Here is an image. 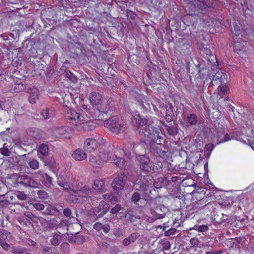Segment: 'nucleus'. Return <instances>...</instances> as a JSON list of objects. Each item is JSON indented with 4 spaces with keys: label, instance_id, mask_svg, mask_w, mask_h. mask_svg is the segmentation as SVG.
I'll use <instances>...</instances> for the list:
<instances>
[{
    "label": "nucleus",
    "instance_id": "obj_61",
    "mask_svg": "<svg viewBox=\"0 0 254 254\" xmlns=\"http://www.w3.org/2000/svg\"><path fill=\"white\" fill-rule=\"evenodd\" d=\"M102 230L104 233H107L110 230V227L108 224L103 225Z\"/></svg>",
    "mask_w": 254,
    "mask_h": 254
},
{
    "label": "nucleus",
    "instance_id": "obj_16",
    "mask_svg": "<svg viewBox=\"0 0 254 254\" xmlns=\"http://www.w3.org/2000/svg\"><path fill=\"white\" fill-rule=\"evenodd\" d=\"M64 225L66 226V223L62 222L60 218L57 217L48 220L47 221V227L49 229H52L58 226L62 227Z\"/></svg>",
    "mask_w": 254,
    "mask_h": 254
},
{
    "label": "nucleus",
    "instance_id": "obj_10",
    "mask_svg": "<svg viewBox=\"0 0 254 254\" xmlns=\"http://www.w3.org/2000/svg\"><path fill=\"white\" fill-rule=\"evenodd\" d=\"M168 211V208L163 205H159L151 209V213L154 220L164 218Z\"/></svg>",
    "mask_w": 254,
    "mask_h": 254
},
{
    "label": "nucleus",
    "instance_id": "obj_15",
    "mask_svg": "<svg viewBox=\"0 0 254 254\" xmlns=\"http://www.w3.org/2000/svg\"><path fill=\"white\" fill-rule=\"evenodd\" d=\"M27 92L29 93V101L31 104H35L39 99V92L34 87L27 88Z\"/></svg>",
    "mask_w": 254,
    "mask_h": 254
},
{
    "label": "nucleus",
    "instance_id": "obj_19",
    "mask_svg": "<svg viewBox=\"0 0 254 254\" xmlns=\"http://www.w3.org/2000/svg\"><path fill=\"white\" fill-rule=\"evenodd\" d=\"M147 145L145 141H140L139 143L135 144L133 145V149L136 155H141V153L145 152V149Z\"/></svg>",
    "mask_w": 254,
    "mask_h": 254
},
{
    "label": "nucleus",
    "instance_id": "obj_39",
    "mask_svg": "<svg viewBox=\"0 0 254 254\" xmlns=\"http://www.w3.org/2000/svg\"><path fill=\"white\" fill-rule=\"evenodd\" d=\"M40 153L43 155H47L49 153L48 146L47 144H41L39 147Z\"/></svg>",
    "mask_w": 254,
    "mask_h": 254
},
{
    "label": "nucleus",
    "instance_id": "obj_44",
    "mask_svg": "<svg viewBox=\"0 0 254 254\" xmlns=\"http://www.w3.org/2000/svg\"><path fill=\"white\" fill-rule=\"evenodd\" d=\"M0 245L6 251H8L10 248V246L5 241V239L1 237H0Z\"/></svg>",
    "mask_w": 254,
    "mask_h": 254
},
{
    "label": "nucleus",
    "instance_id": "obj_26",
    "mask_svg": "<svg viewBox=\"0 0 254 254\" xmlns=\"http://www.w3.org/2000/svg\"><path fill=\"white\" fill-rule=\"evenodd\" d=\"M102 98V97L101 94L95 92L91 93L89 96L90 103L93 105H97L100 104Z\"/></svg>",
    "mask_w": 254,
    "mask_h": 254
},
{
    "label": "nucleus",
    "instance_id": "obj_5",
    "mask_svg": "<svg viewBox=\"0 0 254 254\" xmlns=\"http://www.w3.org/2000/svg\"><path fill=\"white\" fill-rule=\"evenodd\" d=\"M75 115L74 118H76L78 120L74 127L75 130L79 131H91L93 130L96 127V124L92 121H87L81 122L80 116L78 113L74 111Z\"/></svg>",
    "mask_w": 254,
    "mask_h": 254
},
{
    "label": "nucleus",
    "instance_id": "obj_1",
    "mask_svg": "<svg viewBox=\"0 0 254 254\" xmlns=\"http://www.w3.org/2000/svg\"><path fill=\"white\" fill-rule=\"evenodd\" d=\"M132 122L140 135H144L157 144L150 146L151 153L163 159L167 158L168 148L162 144L165 141L164 138L162 135L160 134L159 129L154 125L152 119L143 118L137 115Z\"/></svg>",
    "mask_w": 254,
    "mask_h": 254
},
{
    "label": "nucleus",
    "instance_id": "obj_38",
    "mask_svg": "<svg viewBox=\"0 0 254 254\" xmlns=\"http://www.w3.org/2000/svg\"><path fill=\"white\" fill-rule=\"evenodd\" d=\"M15 145L19 148L23 149L26 152L27 149L26 147H28L29 145L27 143L26 141L20 139L15 142Z\"/></svg>",
    "mask_w": 254,
    "mask_h": 254
},
{
    "label": "nucleus",
    "instance_id": "obj_20",
    "mask_svg": "<svg viewBox=\"0 0 254 254\" xmlns=\"http://www.w3.org/2000/svg\"><path fill=\"white\" fill-rule=\"evenodd\" d=\"M163 126L167 132V133L169 136H174L179 132L178 128L176 126H173L170 124H163Z\"/></svg>",
    "mask_w": 254,
    "mask_h": 254
},
{
    "label": "nucleus",
    "instance_id": "obj_13",
    "mask_svg": "<svg viewBox=\"0 0 254 254\" xmlns=\"http://www.w3.org/2000/svg\"><path fill=\"white\" fill-rule=\"evenodd\" d=\"M67 129L64 127H53L51 129V133L56 138H66L65 135L67 133Z\"/></svg>",
    "mask_w": 254,
    "mask_h": 254
},
{
    "label": "nucleus",
    "instance_id": "obj_32",
    "mask_svg": "<svg viewBox=\"0 0 254 254\" xmlns=\"http://www.w3.org/2000/svg\"><path fill=\"white\" fill-rule=\"evenodd\" d=\"M112 161L117 166L120 168H122L125 166L126 161L123 158L115 157V158H113Z\"/></svg>",
    "mask_w": 254,
    "mask_h": 254
},
{
    "label": "nucleus",
    "instance_id": "obj_41",
    "mask_svg": "<svg viewBox=\"0 0 254 254\" xmlns=\"http://www.w3.org/2000/svg\"><path fill=\"white\" fill-rule=\"evenodd\" d=\"M187 121L192 125H195L197 122V116L195 114H190L188 116Z\"/></svg>",
    "mask_w": 254,
    "mask_h": 254
},
{
    "label": "nucleus",
    "instance_id": "obj_30",
    "mask_svg": "<svg viewBox=\"0 0 254 254\" xmlns=\"http://www.w3.org/2000/svg\"><path fill=\"white\" fill-rule=\"evenodd\" d=\"M112 156V155L111 154L106 151H103L100 152L99 155L101 159L103 161V162L109 161H112V160L113 158Z\"/></svg>",
    "mask_w": 254,
    "mask_h": 254
},
{
    "label": "nucleus",
    "instance_id": "obj_56",
    "mask_svg": "<svg viewBox=\"0 0 254 254\" xmlns=\"http://www.w3.org/2000/svg\"><path fill=\"white\" fill-rule=\"evenodd\" d=\"M102 224L100 222H96L93 225V228L97 231H100L102 230Z\"/></svg>",
    "mask_w": 254,
    "mask_h": 254
},
{
    "label": "nucleus",
    "instance_id": "obj_2",
    "mask_svg": "<svg viewBox=\"0 0 254 254\" xmlns=\"http://www.w3.org/2000/svg\"><path fill=\"white\" fill-rule=\"evenodd\" d=\"M212 7L210 0H189L186 6V17L190 20L191 30L196 33L200 30V25L198 23L197 18H201L207 15L209 9Z\"/></svg>",
    "mask_w": 254,
    "mask_h": 254
},
{
    "label": "nucleus",
    "instance_id": "obj_58",
    "mask_svg": "<svg viewBox=\"0 0 254 254\" xmlns=\"http://www.w3.org/2000/svg\"><path fill=\"white\" fill-rule=\"evenodd\" d=\"M34 207L38 210H42L44 208V205L39 203H35L33 204Z\"/></svg>",
    "mask_w": 254,
    "mask_h": 254
},
{
    "label": "nucleus",
    "instance_id": "obj_45",
    "mask_svg": "<svg viewBox=\"0 0 254 254\" xmlns=\"http://www.w3.org/2000/svg\"><path fill=\"white\" fill-rule=\"evenodd\" d=\"M141 194L138 192H135L133 194L131 197V201L135 204H137V202L141 198Z\"/></svg>",
    "mask_w": 254,
    "mask_h": 254
},
{
    "label": "nucleus",
    "instance_id": "obj_28",
    "mask_svg": "<svg viewBox=\"0 0 254 254\" xmlns=\"http://www.w3.org/2000/svg\"><path fill=\"white\" fill-rule=\"evenodd\" d=\"M169 184L168 180L166 178L160 177L154 179V187L156 188H161Z\"/></svg>",
    "mask_w": 254,
    "mask_h": 254
},
{
    "label": "nucleus",
    "instance_id": "obj_55",
    "mask_svg": "<svg viewBox=\"0 0 254 254\" xmlns=\"http://www.w3.org/2000/svg\"><path fill=\"white\" fill-rule=\"evenodd\" d=\"M190 244L194 247L198 246L199 244V240L197 238H193L190 240Z\"/></svg>",
    "mask_w": 254,
    "mask_h": 254
},
{
    "label": "nucleus",
    "instance_id": "obj_53",
    "mask_svg": "<svg viewBox=\"0 0 254 254\" xmlns=\"http://www.w3.org/2000/svg\"><path fill=\"white\" fill-rule=\"evenodd\" d=\"M68 5V1L67 0H60L59 1V6L63 7L64 8H67Z\"/></svg>",
    "mask_w": 254,
    "mask_h": 254
},
{
    "label": "nucleus",
    "instance_id": "obj_40",
    "mask_svg": "<svg viewBox=\"0 0 254 254\" xmlns=\"http://www.w3.org/2000/svg\"><path fill=\"white\" fill-rule=\"evenodd\" d=\"M125 12L126 13V16L128 20L135 21L136 18L137 17V15L132 11L127 9L126 10Z\"/></svg>",
    "mask_w": 254,
    "mask_h": 254
},
{
    "label": "nucleus",
    "instance_id": "obj_8",
    "mask_svg": "<svg viewBox=\"0 0 254 254\" xmlns=\"http://www.w3.org/2000/svg\"><path fill=\"white\" fill-rule=\"evenodd\" d=\"M136 159L138 162V165L142 171L147 173L151 172L153 162H151L149 157L145 155H137Z\"/></svg>",
    "mask_w": 254,
    "mask_h": 254
},
{
    "label": "nucleus",
    "instance_id": "obj_50",
    "mask_svg": "<svg viewBox=\"0 0 254 254\" xmlns=\"http://www.w3.org/2000/svg\"><path fill=\"white\" fill-rule=\"evenodd\" d=\"M121 209V206L119 204L116 205L113 208H112L110 211V212L112 214H117L119 211Z\"/></svg>",
    "mask_w": 254,
    "mask_h": 254
},
{
    "label": "nucleus",
    "instance_id": "obj_27",
    "mask_svg": "<svg viewBox=\"0 0 254 254\" xmlns=\"http://www.w3.org/2000/svg\"><path fill=\"white\" fill-rule=\"evenodd\" d=\"M52 110V108H46L42 110L40 112V119L46 120L52 118L53 116L51 112Z\"/></svg>",
    "mask_w": 254,
    "mask_h": 254
},
{
    "label": "nucleus",
    "instance_id": "obj_36",
    "mask_svg": "<svg viewBox=\"0 0 254 254\" xmlns=\"http://www.w3.org/2000/svg\"><path fill=\"white\" fill-rule=\"evenodd\" d=\"M163 167V164L161 162H158L156 163H154L153 162V165H152L151 169V172H153L154 173L155 172H159L161 171H162V169Z\"/></svg>",
    "mask_w": 254,
    "mask_h": 254
},
{
    "label": "nucleus",
    "instance_id": "obj_22",
    "mask_svg": "<svg viewBox=\"0 0 254 254\" xmlns=\"http://www.w3.org/2000/svg\"><path fill=\"white\" fill-rule=\"evenodd\" d=\"M166 121L170 122L174 119L175 115L173 111V106L171 104H168L166 106Z\"/></svg>",
    "mask_w": 254,
    "mask_h": 254
},
{
    "label": "nucleus",
    "instance_id": "obj_64",
    "mask_svg": "<svg viewBox=\"0 0 254 254\" xmlns=\"http://www.w3.org/2000/svg\"><path fill=\"white\" fill-rule=\"evenodd\" d=\"M127 216V217L128 218V220L130 222H133L134 220V219L135 218L134 216L133 215L131 214H126L125 215L124 217H126Z\"/></svg>",
    "mask_w": 254,
    "mask_h": 254
},
{
    "label": "nucleus",
    "instance_id": "obj_62",
    "mask_svg": "<svg viewBox=\"0 0 254 254\" xmlns=\"http://www.w3.org/2000/svg\"><path fill=\"white\" fill-rule=\"evenodd\" d=\"M162 247L165 250H169L170 248V243L169 241H165L163 243Z\"/></svg>",
    "mask_w": 254,
    "mask_h": 254
},
{
    "label": "nucleus",
    "instance_id": "obj_3",
    "mask_svg": "<svg viewBox=\"0 0 254 254\" xmlns=\"http://www.w3.org/2000/svg\"><path fill=\"white\" fill-rule=\"evenodd\" d=\"M104 124L106 127L116 134L123 133L128 127L127 124L122 123L119 119L115 116L106 120Z\"/></svg>",
    "mask_w": 254,
    "mask_h": 254
},
{
    "label": "nucleus",
    "instance_id": "obj_11",
    "mask_svg": "<svg viewBox=\"0 0 254 254\" xmlns=\"http://www.w3.org/2000/svg\"><path fill=\"white\" fill-rule=\"evenodd\" d=\"M114 190H120L123 189L125 185V180L122 175H117L111 183Z\"/></svg>",
    "mask_w": 254,
    "mask_h": 254
},
{
    "label": "nucleus",
    "instance_id": "obj_24",
    "mask_svg": "<svg viewBox=\"0 0 254 254\" xmlns=\"http://www.w3.org/2000/svg\"><path fill=\"white\" fill-rule=\"evenodd\" d=\"M72 156L75 160L78 161L83 160L87 158L86 154L80 149L75 150L72 153Z\"/></svg>",
    "mask_w": 254,
    "mask_h": 254
},
{
    "label": "nucleus",
    "instance_id": "obj_57",
    "mask_svg": "<svg viewBox=\"0 0 254 254\" xmlns=\"http://www.w3.org/2000/svg\"><path fill=\"white\" fill-rule=\"evenodd\" d=\"M176 230L175 228H171L167 231H166L164 233L165 236H169L171 235H172L175 233Z\"/></svg>",
    "mask_w": 254,
    "mask_h": 254
},
{
    "label": "nucleus",
    "instance_id": "obj_7",
    "mask_svg": "<svg viewBox=\"0 0 254 254\" xmlns=\"http://www.w3.org/2000/svg\"><path fill=\"white\" fill-rule=\"evenodd\" d=\"M110 209V205L104 201H101L99 205L95 207L91 213V215L96 217V220L103 217Z\"/></svg>",
    "mask_w": 254,
    "mask_h": 254
},
{
    "label": "nucleus",
    "instance_id": "obj_23",
    "mask_svg": "<svg viewBox=\"0 0 254 254\" xmlns=\"http://www.w3.org/2000/svg\"><path fill=\"white\" fill-rule=\"evenodd\" d=\"M90 164L94 167L100 168L103 165V161L101 159L100 157L91 156L89 158Z\"/></svg>",
    "mask_w": 254,
    "mask_h": 254
},
{
    "label": "nucleus",
    "instance_id": "obj_6",
    "mask_svg": "<svg viewBox=\"0 0 254 254\" xmlns=\"http://www.w3.org/2000/svg\"><path fill=\"white\" fill-rule=\"evenodd\" d=\"M134 189L135 190L140 192L142 199H146L147 198H153L152 196V191L144 185L141 181L138 178L134 184Z\"/></svg>",
    "mask_w": 254,
    "mask_h": 254
},
{
    "label": "nucleus",
    "instance_id": "obj_33",
    "mask_svg": "<svg viewBox=\"0 0 254 254\" xmlns=\"http://www.w3.org/2000/svg\"><path fill=\"white\" fill-rule=\"evenodd\" d=\"M95 116L98 118V120H102L104 119H106L108 115V111H101L98 109L96 110L94 112Z\"/></svg>",
    "mask_w": 254,
    "mask_h": 254
},
{
    "label": "nucleus",
    "instance_id": "obj_51",
    "mask_svg": "<svg viewBox=\"0 0 254 254\" xmlns=\"http://www.w3.org/2000/svg\"><path fill=\"white\" fill-rule=\"evenodd\" d=\"M16 196L19 199L21 200H25L27 198V195L24 192H18Z\"/></svg>",
    "mask_w": 254,
    "mask_h": 254
},
{
    "label": "nucleus",
    "instance_id": "obj_48",
    "mask_svg": "<svg viewBox=\"0 0 254 254\" xmlns=\"http://www.w3.org/2000/svg\"><path fill=\"white\" fill-rule=\"evenodd\" d=\"M37 193L39 197L41 199H46L48 197V193L43 190H38Z\"/></svg>",
    "mask_w": 254,
    "mask_h": 254
},
{
    "label": "nucleus",
    "instance_id": "obj_25",
    "mask_svg": "<svg viewBox=\"0 0 254 254\" xmlns=\"http://www.w3.org/2000/svg\"><path fill=\"white\" fill-rule=\"evenodd\" d=\"M78 233H76L75 235H71L69 237L68 240L72 243L82 244L85 241L84 237L81 235H77Z\"/></svg>",
    "mask_w": 254,
    "mask_h": 254
},
{
    "label": "nucleus",
    "instance_id": "obj_37",
    "mask_svg": "<svg viewBox=\"0 0 254 254\" xmlns=\"http://www.w3.org/2000/svg\"><path fill=\"white\" fill-rule=\"evenodd\" d=\"M64 73H63L64 76L71 80L72 82L75 83L77 81L76 76L74 75L69 70L64 69Z\"/></svg>",
    "mask_w": 254,
    "mask_h": 254
},
{
    "label": "nucleus",
    "instance_id": "obj_14",
    "mask_svg": "<svg viewBox=\"0 0 254 254\" xmlns=\"http://www.w3.org/2000/svg\"><path fill=\"white\" fill-rule=\"evenodd\" d=\"M138 178L143 183V184L148 188H149V190L152 191H155L156 190L153 189L154 187V179L153 177L149 175H141L140 176L138 177Z\"/></svg>",
    "mask_w": 254,
    "mask_h": 254
},
{
    "label": "nucleus",
    "instance_id": "obj_35",
    "mask_svg": "<svg viewBox=\"0 0 254 254\" xmlns=\"http://www.w3.org/2000/svg\"><path fill=\"white\" fill-rule=\"evenodd\" d=\"M233 203V200L231 198L226 197L225 199H223L221 202H219V204L221 205L222 207L229 208Z\"/></svg>",
    "mask_w": 254,
    "mask_h": 254
},
{
    "label": "nucleus",
    "instance_id": "obj_63",
    "mask_svg": "<svg viewBox=\"0 0 254 254\" xmlns=\"http://www.w3.org/2000/svg\"><path fill=\"white\" fill-rule=\"evenodd\" d=\"M64 214L66 217H69L71 214V210L69 208H66L64 210Z\"/></svg>",
    "mask_w": 254,
    "mask_h": 254
},
{
    "label": "nucleus",
    "instance_id": "obj_60",
    "mask_svg": "<svg viewBox=\"0 0 254 254\" xmlns=\"http://www.w3.org/2000/svg\"><path fill=\"white\" fill-rule=\"evenodd\" d=\"M49 161H46L45 165L53 166L55 164V160L52 157L51 158H49Z\"/></svg>",
    "mask_w": 254,
    "mask_h": 254
},
{
    "label": "nucleus",
    "instance_id": "obj_52",
    "mask_svg": "<svg viewBox=\"0 0 254 254\" xmlns=\"http://www.w3.org/2000/svg\"><path fill=\"white\" fill-rule=\"evenodd\" d=\"M51 244L54 246L58 245L59 244V239L58 235L55 234L53 236L51 240Z\"/></svg>",
    "mask_w": 254,
    "mask_h": 254
},
{
    "label": "nucleus",
    "instance_id": "obj_9",
    "mask_svg": "<svg viewBox=\"0 0 254 254\" xmlns=\"http://www.w3.org/2000/svg\"><path fill=\"white\" fill-rule=\"evenodd\" d=\"M17 182L25 187L37 188L38 186L37 181L27 175H20L17 179Z\"/></svg>",
    "mask_w": 254,
    "mask_h": 254
},
{
    "label": "nucleus",
    "instance_id": "obj_42",
    "mask_svg": "<svg viewBox=\"0 0 254 254\" xmlns=\"http://www.w3.org/2000/svg\"><path fill=\"white\" fill-rule=\"evenodd\" d=\"M68 199L73 203H77L80 202L81 198L79 196L70 194L68 195Z\"/></svg>",
    "mask_w": 254,
    "mask_h": 254
},
{
    "label": "nucleus",
    "instance_id": "obj_47",
    "mask_svg": "<svg viewBox=\"0 0 254 254\" xmlns=\"http://www.w3.org/2000/svg\"><path fill=\"white\" fill-rule=\"evenodd\" d=\"M29 166L32 169H37L39 167V163L36 159H33L29 162Z\"/></svg>",
    "mask_w": 254,
    "mask_h": 254
},
{
    "label": "nucleus",
    "instance_id": "obj_46",
    "mask_svg": "<svg viewBox=\"0 0 254 254\" xmlns=\"http://www.w3.org/2000/svg\"><path fill=\"white\" fill-rule=\"evenodd\" d=\"M232 139H236L235 136L234 135L233 133H230L229 134L226 133V134H225L224 138L222 139L220 141V142H226V141H229V140H231Z\"/></svg>",
    "mask_w": 254,
    "mask_h": 254
},
{
    "label": "nucleus",
    "instance_id": "obj_18",
    "mask_svg": "<svg viewBox=\"0 0 254 254\" xmlns=\"http://www.w3.org/2000/svg\"><path fill=\"white\" fill-rule=\"evenodd\" d=\"M37 177L39 178L42 183L46 187H50L52 184V178L47 174L41 172L36 174Z\"/></svg>",
    "mask_w": 254,
    "mask_h": 254
},
{
    "label": "nucleus",
    "instance_id": "obj_31",
    "mask_svg": "<svg viewBox=\"0 0 254 254\" xmlns=\"http://www.w3.org/2000/svg\"><path fill=\"white\" fill-rule=\"evenodd\" d=\"M105 182L103 180H95L92 185L93 189L95 190H101L104 187Z\"/></svg>",
    "mask_w": 254,
    "mask_h": 254
},
{
    "label": "nucleus",
    "instance_id": "obj_54",
    "mask_svg": "<svg viewBox=\"0 0 254 254\" xmlns=\"http://www.w3.org/2000/svg\"><path fill=\"white\" fill-rule=\"evenodd\" d=\"M14 88L18 89L19 90L18 91H20L23 90H24L25 89L27 90V89L26 88V85L23 84H16L15 87H14Z\"/></svg>",
    "mask_w": 254,
    "mask_h": 254
},
{
    "label": "nucleus",
    "instance_id": "obj_4",
    "mask_svg": "<svg viewBox=\"0 0 254 254\" xmlns=\"http://www.w3.org/2000/svg\"><path fill=\"white\" fill-rule=\"evenodd\" d=\"M211 46L209 45L200 44L199 49L203 52V57L207 61V64L211 66L218 65V62L216 56L213 54V51L210 49Z\"/></svg>",
    "mask_w": 254,
    "mask_h": 254
},
{
    "label": "nucleus",
    "instance_id": "obj_21",
    "mask_svg": "<svg viewBox=\"0 0 254 254\" xmlns=\"http://www.w3.org/2000/svg\"><path fill=\"white\" fill-rule=\"evenodd\" d=\"M139 236L138 233H133L128 237L125 238L123 240L122 244L124 246H128L131 243H134Z\"/></svg>",
    "mask_w": 254,
    "mask_h": 254
},
{
    "label": "nucleus",
    "instance_id": "obj_59",
    "mask_svg": "<svg viewBox=\"0 0 254 254\" xmlns=\"http://www.w3.org/2000/svg\"><path fill=\"white\" fill-rule=\"evenodd\" d=\"M208 230V227L207 225H200L198 228V230L200 232H206Z\"/></svg>",
    "mask_w": 254,
    "mask_h": 254
},
{
    "label": "nucleus",
    "instance_id": "obj_12",
    "mask_svg": "<svg viewBox=\"0 0 254 254\" xmlns=\"http://www.w3.org/2000/svg\"><path fill=\"white\" fill-rule=\"evenodd\" d=\"M27 135L35 140H41L44 138V132L36 127H30L26 130Z\"/></svg>",
    "mask_w": 254,
    "mask_h": 254
},
{
    "label": "nucleus",
    "instance_id": "obj_49",
    "mask_svg": "<svg viewBox=\"0 0 254 254\" xmlns=\"http://www.w3.org/2000/svg\"><path fill=\"white\" fill-rule=\"evenodd\" d=\"M58 184L60 187H63L64 189L65 190H70V189H71V187L69 186V185L67 183H64L63 181H58Z\"/></svg>",
    "mask_w": 254,
    "mask_h": 254
},
{
    "label": "nucleus",
    "instance_id": "obj_43",
    "mask_svg": "<svg viewBox=\"0 0 254 254\" xmlns=\"http://www.w3.org/2000/svg\"><path fill=\"white\" fill-rule=\"evenodd\" d=\"M25 215L27 218H28L30 220H31L33 223H38V217L36 215L33 214V213L28 212L25 213Z\"/></svg>",
    "mask_w": 254,
    "mask_h": 254
},
{
    "label": "nucleus",
    "instance_id": "obj_17",
    "mask_svg": "<svg viewBox=\"0 0 254 254\" xmlns=\"http://www.w3.org/2000/svg\"><path fill=\"white\" fill-rule=\"evenodd\" d=\"M97 142L93 138H88L84 142V148L87 152H91L97 147Z\"/></svg>",
    "mask_w": 254,
    "mask_h": 254
},
{
    "label": "nucleus",
    "instance_id": "obj_34",
    "mask_svg": "<svg viewBox=\"0 0 254 254\" xmlns=\"http://www.w3.org/2000/svg\"><path fill=\"white\" fill-rule=\"evenodd\" d=\"M42 253L44 254H58L59 252L57 249L54 247H46L44 248Z\"/></svg>",
    "mask_w": 254,
    "mask_h": 254
},
{
    "label": "nucleus",
    "instance_id": "obj_29",
    "mask_svg": "<svg viewBox=\"0 0 254 254\" xmlns=\"http://www.w3.org/2000/svg\"><path fill=\"white\" fill-rule=\"evenodd\" d=\"M204 63V61H202L195 66L196 69L198 70V73L200 77H203L206 75L205 71L207 70V66Z\"/></svg>",
    "mask_w": 254,
    "mask_h": 254
}]
</instances>
